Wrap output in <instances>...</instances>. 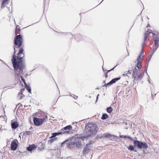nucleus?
<instances>
[{"label": "nucleus", "instance_id": "obj_48", "mask_svg": "<svg viewBox=\"0 0 159 159\" xmlns=\"http://www.w3.org/2000/svg\"><path fill=\"white\" fill-rule=\"evenodd\" d=\"M127 52H128V55H127V56H129V53H128V51H127Z\"/></svg>", "mask_w": 159, "mask_h": 159}, {"label": "nucleus", "instance_id": "obj_29", "mask_svg": "<svg viewBox=\"0 0 159 159\" xmlns=\"http://www.w3.org/2000/svg\"><path fill=\"white\" fill-rule=\"evenodd\" d=\"M56 136V134H55V133H52V136L50 137V139H52V138H55V137Z\"/></svg>", "mask_w": 159, "mask_h": 159}, {"label": "nucleus", "instance_id": "obj_19", "mask_svg": "<svg viewBox=\"0 0 159 159\" xmlns=\"http://www.w3.org/2000/svg\"><path fill=\"white\" fill-rule=\"evenodd\" d=\"M137 67L138 69H140L141 67L142 61H137Z\"/></svg>", "mask_w": 159, "mask_h": 159}, {"label": "nucleus", "instance_id": "obj_3", "mask_svg": "<svg viewBox=\"0 0 159 159\" xmlns=\"http://www.w3.org/2000/svg\"><path fill=\"white\" fill-rule=\"evenodd\" d=\"M97 128L96 125L93 122L89 123L85 125L86 133L82 134L85 136L86 138L88 139L97 132Z\"/></svg>", "mask_w": 159, "mask_h": 159}, {"label": "nucleus", "instance_id": "obj_47", "mask_svg": "<svg viewBox=\"0 0 159 159\" xmlns=\"http://www.w3.org/2000/svg\"><path fill=\"white\" fill-rule=\"evenodd\" d=\"M19 95H23L22 94V93H20L19 94Z\"/></svg>", "mask_w": 159, "mask_h": 159}, {"label": "nucleus", "instance_id": "obj_6", "mask_svg": "<svg viewBox=\"0 0 159 159\" xmlns=\"http://www.w3.org/2000/svg\"><path fill=\"white\" fill-rule=\"evenodd\" d=\"M45 120V117L43 118H39L35 117H33V122L34 125L37 126H39L42 124Z\"/></svg>", "mask_w": 159, "mask_h": 159}, {"label": "nucleus", "instance_id": "obj_40", "mask_svg": "<svg viewBox=\"0 0 159 159\" xmlns=\"http://www.w3.org/2000/svg\"><path fill=\"white\" fill-rule=\"evenodd\" d=\"M148 62H148V63H147L146 64V66H146V67H145V68H148Z\"/></svg>", "mask_w": 159, "mask_h": 159}, {"label": "nucleus", "instance_id": "obj_34", "mask_svg": "<svg viewBox=\"0 0 159 159\" xmlns=\"http://www.w3.org/2000/svg\"><path fill=\"white\" fill-rule=\"evenodd\" d=\"M143 54H144L143 52V50H142L141 51L140 55L142 57H143L144 56Z\"/></svg>", "mask_w": 159, "mask_h": 159}, {"label": "nucleus", "instance_id": "obj_37", "mask_svg": "<svg viewBox=\"0 0 159 159\" xmlns=\"http://www.w3.org/2000/svg\"><path fill=\"white\" fill-rule=\"evenodd\" d=\"M98 137L99 138H101L103 137V134H99L98 136Z\"/></svg>", "mask_w": 159, "mask_h": 159}, {"label": "nucleus", "instance_id": "obj_27", "mask_svg": "<svg viewBox=\"0 0 159 159\" xmlns=\"http://www.w3.org/2000/svg\"><path fill=\"white\" fill-rule=\"evenodd\" d=\"M31 133V132L30 131H25V132L24 133V134L26 135H28L30 134Z\"/></svg>", "mask_w": 159, "mask_h": 159}, {"label": "nucleus", "instance_id": "obj_44", "mask_svg": "<svg viewBox=\"0 0 159 159\" xmlns=\"http://www.w3.org/2000/svg\"><path fill=\"white\" fill-rule=\"evenodd\" d=\"M78 97V96H75V97H73V98H74L75 99H77Z\"/></svg>", "mask_w": 159, "mask_h": 159}, {"label": "nucleus", "instance_id": "obj_54", "mask_svg": "<svg viewBox=\"0 0 159 159\" xmlns=\"http://www.w3.org/2000/svg\"><path fill=\"white\" fill-rule=\"evenodd\" d=\"M81 14V13H80V15Z\"/></svg>", "mask_w": 159, "mask_h": 159}, {"label": "nucleus", "instance_id": "obj_11", "mask_svg": "<svg viewBox=\"0 0 159 159\" xmlns=\"http://www.w3.org/2000/svg\"><path fill=\"white\" fill-rule=\"evenodd\" d=\"M36 148V146L34 144H32L31 145H30L29 147L27 148V150L30 152Z\"/></svg>", "mask_w": 159, "mask_h": 159}, {"label": "nucleus", "instance_id": "obj_7", "mask_svg": "<svg viewBox=\"0 0 159 159\" xmlns=\"http://www.w3.org/2000/svg\"><path fill=\"white\" fill-rule=\"evenodd\" d=\"M120 77L119 76L118 77L112 79L107 84H105L104 85L102 86L103 87L105 86L107 87V86H110L113 84L115 83L116 81L120 80Z\"/></svg>", "mask_w": 159, "mask_h": 159}, {"label": "nucleus", "instance_id": "obj_13", "mask_svg": "<svg viewBox=\"0 0 159 159\" xmlns=\"http://www.w3.org/2000/svg\"><path fill=\"white\" fill-rule=\"evenodd\" d=\"M90 145V143L87 144H86V147L84 148L83 151V153L84 154H85L88 153L89 150V148L88 145Z\"/></svg>", "mask_w": 159, "mask_h": 159}, {"label": "nucleus", "instance_id": "obj_16", "mask_svg": "<svg viewBox=\"0 0 159 159\" xmlns=\"http://www.w3.org/2000/svg\"><path fill=\"white\" fill-rule=\"evenodd\" d=\"M151 33V32H149L148 31H147L145 33L144 35V43L143 44V45H144L145 43V42H146V40H147L148 35L150 33Z\"/></svg>", "mask_w": 159, "mask_h": 159}, {"label": "nucleus", "instance_id": "obj_9", "mask_svg": "<svg viewBox=\"0 0 159 159\" xmlns=\"http://www.w3.org/2000/svg\"><path fill=\"white\" fill-rule=\"evenodd\" d=\"M140 74L139 70L136 67H135L133 70L132 75L134 77Z\"/></svg>", "mask_w": 159, "mask_h": 159}, {"label": "nucleus", "instance_id": "obj_28", "mask_svg": "<svg viewBox=\"0 0 159 159\" xmlns=\"http://www.w3.org/2000/svg\"><path fill=\"white\" fill-rule=\"evenodd\" d=\"M20 78L22 80V81L23 82V83H24V84L25 85H26V83L25 82V80H24V79L23 78V77L21 76V75H20Z\"/></svg>", "mask_w": 159, "mask_h": 159}, {"label": "nucleus", "instance_id": "obj_57", "mask_svg": "<svg viewBox=\"0 0 159 159\" xmlns=\"http://www.w3.org/2000/svg\"><path fill=\"white\" fill-rule=\"evenodd\" d=\"M47 116H46V118H47Z\"/></svg>", "mask_w": 159, "mask_h": 159}, {"label": "nucleus", "instance_id": "obj_2", "mask_svg": "<svg viewBox=\"0 0 159 159\" xmlns=\"http://www.w3.org/2000/svg\"><path fill=\"white\" fill-rule=\"evenodd\" d=\"M87 139L83 134H76L75 136L73 139L69 141V140H66L61 143V146L64 147V144L66 143V146H68L69 148L75 147L77 148L81 147L82 146V140L84 139Z\"/></svg>", "mask_w": 159, "mask_h": 159}, {"label": "nucleus", "instance_id": "obj_32", "mask_svg": "<svg viewBox=\"0 0 159 159\" xmlns=\"http://www.w3.org/2000/svg\"><path fill=\"white\" fill-rule=\"evenodd\" d=\"M154 44H155V47H156L158 46V45H159V44H158V41H154Z\"/></svg>", "mask_w": 159, "mask_h": 159}, {"label": "nucleus", "instance_id": "obj_58", "mask_svg": "<svg viewBox=\"0 0 159 159\" xmlns=\"http://www.w3.org/2000/svg\"><path fill=\"white\" fill-rule=\"evenodd\" d=\"M2 159H3V158H2Z\"/></svg>", "mask_w": 159, "mask_h": 159}, {"label": "nucleus", "instance_id": "obj_4", "mask_svg": "<svg viewBox=\"0 0 159 159\" xmlns=\"http://www.w3.org/2000/svg\"><path fill=\"white\" fill-rule=\"evenodd\" d=\"M133 144L135 147L139 149H143V151L148 147V145L146 143L138 140H134Z\"/></svg>", "mask_w": 159, "mask_h": 159}, {"label": "nucleus", "instance_id": "obj_5", "mask_svg": "<svg viewBox=\"0 0 159 159\" xmlns=\"http://www.w3.org/2000/svg\"><path fill=\"white\" fill-rule=\"evenodd\" d=\"M22 38L20 34L16 35L14 38V43L15 45L17 47V48H20L21 46Z\"/></svg>", "mask_w": 159, "mask_h": 159}, {"label": "nucleus", "instance_id": "obj_23", "mask_svg": "<svg viewBox=\"0 0 159 159\" xmlns=\"http://www.w3.org/2000/svg\"><path fill=\"white\" fill-rule=\"evenodd\" d=\"M25 87L27 90L28 91V92L29 93L31 92V89L30 86L29 85H27V84H26V85H25Z\"/></svg>", "mask_w": 159, "mask_h": 159}, {"label": "nucleus", "instance_id": "obj_46", "mask_svg": "<svg viewBox=\"0 0 159 159\" xmlns=\"http://www.w3.org/2000/svg\"><path fill=\"white\" fill-rule=\"evenodd\" d=\"M105 83V80H104L103 82V83H102V84H104Z\"/></svg>", "mask_w": 159, "mask_h": 159}, {"label": "nucleus", "instance_id": "obj_18", "mask_svg": "<svg viewBox=\"0 0 159 159\" xmlns=\"http://www.w3.org/2000/svg\"><path fill=\"white\" fill-rule=\"evenodd\" d=\"M61 132H66V133H62V135H66L70 133V131L67 130H63V128L61 130Z\"/></svg>", "mask_w": 159, "mask_h": 159}, {"label": "nucleus", "instance_id": "obj_25", "mask_svg": "<svg viewBox=\"0 0 159 159\" xmlns=\"http://www.w3.org/2000/svg\"><path fill=\"white\" fill-rule=\"evenodd\" d=\"M57 139V138H55L53 139L52 138L48 141V143L50 144H51Z\"/></svg>", "mask_w": 159, "mask_h": 159}, {"label": "nucleus", "instance_id": "obj_50", "mask_svg": "<svg viewBox=\"0 0 159 159\" xmlns=\"http://www.w3.org/2000/svg\"><path fill=\"white\" fill-rule=\"evenodd\" d=\"M22 98V96H20V99H21Z\"/></svg>", "mask_w": 159, "mask_h": 159}, {"label": "nucleus", "instance_id": "obj_43", "mask_svg": "<svg viewBox=\"0 0 159 159\" xmlns=\"http://www.w3.org/2000/svg\"><path fill=\"white\" fill-rule=\"evenodd\" d=\"M144 72H143L142 74H141V75L140 76H141V77H142H142L144 75Z\"/></svg>", "mask_w": 159, "mask_h": 159}, {"label": "nucleus", "instance_id": "obj_35", "mask_svg": "<svg viewBox=\"0 0 159 159\" xmlns=\"http://www.w3.org/2000/svg\"><path fill=\"white\" fill-rule=\"evenodd\" d=\"M127 138L129 140L131 141H134V140L132 139V138L130 136H127Z\"/></svg>", "mask_w": 159, "mask_h": 159}, {"label": "nucleus", "instance_id": "obj_12", "mask_svg": "<svg viewBox=\"0 0 159 159\" xmlns=\"http://www.w3.org/2000/svg\"><path fill=\"white\" fill-rule=\"evenodd\" d=\"M103 136L104 137L106 138H110V139H113L115 137H116L115 136L112 135L110 134L107 133L103 134Z\"/></svg>", "mask_w": 159, "mask_h": 159}, {"label": "nucleus", "instance_id": "obj_15", "mask_svg": "<svg viewBox=\"0 0 159 159\" xmlns=\"http://www.w3.org/2000/svg\"><path fill=\"white\" fill-rule=\"evenodd\" d=\"M153 38V39L154 41H158L159 40V36L157 34L152 33Z\"/></svg>", "mask_w": 159, "mask_h": 159}, {"label": "nucleus", "instance_id": "obj_30", "mask_svg": "<svg viewBox=\"0 0 159 159\" xmlns=\"http://www.w3.org/2000/svg\"><path fill=\"white\" fill-rule=\"evenodd\" d=\"M141 57L142 56L140 55L138 56L137 58V61H142V59L141 58Z\"/></svg>", "mask_w": 159, "mask_h": 159}, {"label": "nucleus", "instance_id": "obj_20", "mask_svg": "<svg viewBox=\"0 0 159 159\" xmlns=\"http://www.w3.org/2000/svg\"><path fill=\"white\" fill-rule=\"evenodd\" d=\"M134 78L135 80H141L142 78V77L140 76V73L134 77Z\"/></svg>", "mask_w": 159, "mask_h": 159}, {"label": "nucleus", "instance_id": "obj_33", "mask_svg": "<svg viewBox=\"0 0 159 159\" xmlns=\"http://www.w3.org/2000/svg\"><path fill=\"white\" fill-rule=\"evenodd\" d=\"M152 55H153V54L151 53L150 54V55L149 56L148 59V62H149V61L150 60L151 57H152Z\"/></svg>", "mask_w": 159, "mask_h": 159}, {"label": "nucleus", "instance_id": "obj_41", "mask_svg": "<svg viewBox=\"0 0 159 159\" xmlns=\"http://www.w3.org/2000/svg\"><path fill=\"white\" fill-rule=\"evenodd\" d=\"M117 104H116V102H115V103H113V104H112L111 105L112 106H116V105Z\"/></svg>", "mask_w": 159, "mask_h": 159}, {"label": "nucleus", "instance_id": "obj_22", "mask_svg": "<svg viewBox=\"0 0 159 159\" xmlns=\"http://www.w3.org/2000/svg\"><path fill=\"white\" fill-rule=\"evenodd\" d=\"M108 116L107 114L106 113L103 114L101 117V119L102 120H105L108 118Z\"/></svg>", "mask_w": 159, "mask_h": 159}, {"label": "nucleus", "instance_id": "obj_21", "mask_svg": "<svg viewBox=\"0 0 159 159\" xmlns=\"http://www.w3.org/2000/svg\"><path fill=\"white\" fill-rule=\"evenodd\" d=\"M72 129V127L70 125H68L63 128V130H67L70 131Z\"/></svg>", "mask_w": 159, "mask_h": 159}, {"label": "nucleus", "instance_id": "obj_39", "mask_svg": "<svg viewBox=\"0 0 159 159\" xmlns=\"http://www.w3.org/2000/svg\"><path fill=\"white\" fill-rule=\"evenodd\" d=\"M148 68H145V70L144 72L145 71L146 73L147 74V75H148L147 72V70Z\"/></svg>", "mask_w": 159, "mask_h": 159}, {"label": "nucleus", "instance_id": "obj_26", "mask_svg": "<svg viewBox=\"0 0 159 159\" xmlns=\"http://www.w3.org/2000/svg\"><path fill=\"white\" fill-rule=\"evenodd\" d=\"M66 133V132H61V131L58 132H55L56 136H58L60 134L62 135V133Z\"/></svg>", "mask_w": 159, "mask_h": 159}, {"label": "nucleus", "instance_id": "obj_36", "mask_svg": "<svg viewBox=\"0 0 159 159\" xmlns=\"http://www.w3.org/2000/svg\"><path fill=\"white\" fill-rule=\"evenodd\" d=\"M127 136L126 135H121L120 136V138H124V139H125V138H127Z\"/></svg>", "mask_w": 159, "mask_h": 159}, {"label": "nucleus", "instance_id": "obj_45", "mask_svg": "<svg viewBox=\"0 0 159 159\" xmlns=\"http://www.w3.org/2000/svg\"><path fill=\"white\" fill-rule=\"evenodd\" d=\"M99 96V94H98L97 96V98H96V101L98 99V96Z\"/></svg>", "mask_w": 159, "mask_h": 159}, {"label": "nucleus", "instance_id": "obj_49", "mask_svg": "<svg viewBox=\"0 0 159 159\" xmlns=\"http://www.w3.org/2000/svg\"><path fill=\"white\" fill-rule=\"evenodd\" d=\"M99 88H97L96 89H99Z\"/></svg>", "mask_w": 159, "mask_h": 159}, {"label": "nucleus", "instance_id": "obj_24", "mask_svg": "<svg viewBox=\"0 0 159 159\" xmlns=\"http://www.w3.org/2000/svg\"><path fill=\"white\" fill-rule=\"evenodd\" d=\"M107 111L108 113H111L112 111V109L111 107H108L107 108Z\"/></svg>", "mask_w": 159, "mask_h": 159}, {"label": "nucleus", "instance_id": "obj_14", "mask_svg": "<svg viewBox=\"0 0 159 159\" xmlns=\"http://www.w3.org/2000/svg\"><path fill=\"white\" fill-rule=\"evenodd\" d=\"M9 0H2V2L1 5L2 8H4L5 6L8 4Z\"/></svg>", "mask_w": 159, "mask_h": 159}, {"label": "nucleus", "instance_id": "obj_42", "mask_svg": "<svg viewBox=\"0 0 159 159\" xmlns=\"http://www.w3.org/2000/svg\"><path fill=\"white\" fill-rule=\"evenodd\" d=\"M148 82L150 83V80L149 79V76L148 75Z\"/></svg>", "mask_w": 159, "mask_h": 159}, {"label": "nucleus", "instance_id": "obj_55", "mask_svg": "<svg viewBox=\"0 0 159 159\" xmlns=\"http://www.w3.org/2000/svg\"><path fill=\"white\" fill-rule=\"evenodd\" d=\"M90 97H91L90 96H89V98H90Z\"/></svg>", "mask_w": 159, "mask_h": 159}, {"label": "nucleus", "instance_id": "obj_17", "mask_svg": "<svg viewBox=\"0 0 159 159\" xmlns=\"http://www.w3.org/2000/svg\"><path fill=\"white\" fill-rule=\"evenodd\" d=\"M134 148H135L134 145L133 146L132 145H129L128 147V149L129 150L133 151L136 152H137V151L134 149Z\"/></svg>", "mask_w": 159, "mask_h": 159}, {"label": "nucleus", "instance_id": "obj_56", "mask_svg": "<svg viewBox=\"0 0 159 159\" xmlns=\"http://www.w3.org/2000/svg\"><path fill=\"white\" fill-rule=\"evenodd\" d=\"M44 2H45V0H44Z\"/></svg>", "mask_w": 159, "mask_h": 159}, {"label": "nucleus", "instance_id": "obj_31", "mask_svg": "<svg viewBox=\"0 0 159 159\" xmlns=\"http://www.w3.org/2000/svg\"><path fill=\"white\" fill-rule=\"evenodd\" d=\"M117 65L116 66L114 67H113V68H112V69L110 70H107V72H105V74H107L108 72H110L111 70H114V68L117 66Z\"/></svg>", "mask_w": 159, "mask_h": 159}, {"label": "nucleus", "instance_id": "obj_38", "mask_svg": "<svg viewBox=\"0 0 159 159\" xmlns=\"http://www.w3.org/2000/svg\"><path fill=\"white\" fill-rule=\"evenodd\" d=\"M131 70H129L127 71V73L125 74V75H127V76H128V75H127L128 74H131Z\"/></svg>", "mask_w": 159, "mask_h": 159}, {"label": "nucleus", "instance_id": "obj_53", "mask_svg": "<svg viewBox=\"0 0 159 159\" xmlns=\"http://www.w3.org/2000/svg\"><path fill=\"white\" fill-rule=\"evenodd\" d=\"M102 69H103V71H104V70H103V67H102Z\"/></svg>", "mask_w": 159, "mask_h": 159}, {"label": "nucleus", "instance_id": "obj_1", "mask_svg": "<svg viewBox=\"0 0 159 159\" xmlns=\"http://www.w3.org/2000/svg\"><path fill=\"white\" fill-rule=\"evenodd\" d=\"M14 54L12 56L11 60L14 69L17 70L19 69V72L22 73L23 70L25 67V65L23 63V60L25 54L23 53L24 50L22 48H20L17 56L16 55V51L15 47H14Z\"/></svg>", "mask_w": 159, "mask_h": 159}, {"label": "nucleus", "instance_id": "obj_8", "mask_svg": "<svg viewBox=\"0 0 159 159\" xmlns=\"http://www.w3.org/2000/svg\"><path fill=\"white\" fill-rule=\"evenodd\" d=\"M18 146V144L16 142L13 140L12 141L11 144V148L12 150H15Z\"/></svg>", "mask_w": 159, "mask_h": 159}, {"label": "nucleus", "instance_id": "obj_10", "mask_svg": "<svg viewBox=\"0 0 159 159\" xmlns=\"http://www.w3.org/2000/svg\"><path fill=\"white\" fill-rule=\"evenodd\" d=\"M18 126V122L16 121H13V120L11 121V127L13 129H16Z\"/></svg>", "mask_w": 159, "mask_h": 159}, {"label": "nucleus", "instance_id": "obj_51", "mask_svg": "<svg viewBox=\"0 0 159 159\" xmlns=\"http://www.w3.org/2000/svg\"><path fill=\"white\" fill-rule=\"evenodd\" d=\"M125 75H126L125 74H123V76H125Z\"/></svg>", "mask_w": 159, "mask_h": 159}, {"label": "nucleus", "instance_id": "obj_52", "mask_svg": "<svg viewBox=\"0 0 159 159\" xmlns=\"http://www.w3.org/2000/svg\"><path fill=\"white\" fill-rule=\"evenodd\" d=\"M105 76H106V77H107V75L106 74Z\"/></svg>", "mask_w": 159, "mask_h": 159}]
</instances>
